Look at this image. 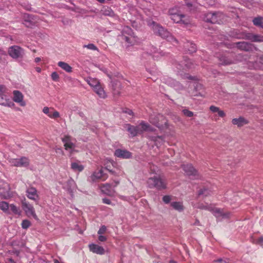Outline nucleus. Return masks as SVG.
Listing matches in <instances>:
<instances>
[{"label": "nucleus", "mask_w": 263, "mask_h": 263, "mask_svg": "<svg viewBox=\"0 0 263 263\" xmlns=\"http://www.w3.org/2000/svg\"><path fill=\"white\" fill-rule=\"evenodd\" d=\"M121 39L124 41L127 46L135 45L138 41V37L134 35L132 29L125 27L123 30Z\"/></svg>", "instance_id": "f03ea898"}, {"label": "nucleus", "mask_w": 263, "mask_h": 263, "mask_svg": "<svg viewBox=\"0 0 263 263\" xmlns=\"http://www.w3.org/2000/svg\"><path fill=\"white\" fill-rule=\"evenodd\" d=\"M149 121L159 128H162L166 126V120L161 114L151 115L149 118Z\"/></svg>", "instance_id": "6e6552de"}, {"label": "nucleus", "mask_w": 263, "mask_h": 263, "mask_svg": "<svg viewBox=\"0 0 263 263\" xmlns=\"http://www.w3.org/2000/svg\"><path fill=\"white\" fill-rule=\"evenodd\" d=\"M107 178V176L103 173L102 169L97 170L90 177V180L92 182H96L99 180H105Z\"/></svg>", "instance_id": "2eb2a0df"}, {"label": "nucleus", "mask_w": 263, "mask_h": 263, "mask_svg": "<svg viewBox=\"0 0 263 263\" xmlns=\"http://www.w3.org/2000/svg\"><path fill=\"white\" fill-rule=\"evenodd\" d=\"M61 152L62 154L63 153V151L62 150L61 148H57L56 149V152L58 153V152Z\"/></svg>", "instance_id": "0e129e2a"}, {"label": "nucleus", "mask_w": 263, "mask_h": 263, "mask_svg": "<svg viewBox=\"0 0 263 263\" xmlns=\"http://www.w3.org/2000/svg\"><path fill=\"white\" fill-rule=\"evenodd\" d=\"M97 1L101 3H103L105 1V0H97Z\"/></svg>", "instance_id": "338daca9"}, {"label": "nucleus", "mask_w": 263, "mask_h": 263, "mask_svg": "<svg viewBox=\"0 0 263 263\" xmlns=\"http://www.w3.org/2000/svg\"><path fill=\"white\" fill-rule=\"evenodd\" d=\"M186 5L187 7L190 9V10L191 11H196L198 9V5L196 4H191L190 3H186Z\"/></svg>", "instance_id": "58836bf2"}, {"label": "nucleus", "mask_w": 263, "mask_h": 263, "mask_svg": "<svg viewBox=\"0 0 263 263\" xmlns=\"http://www.w3.org/2000/svg\"><path fill=\"white\" fill-rule=\"evenodd\" d=\"M106 227L105 226H102L98 232L99 235H102L106 231Z\"/></svg>", "instance_id": "de8ad7c7"}, {"label": "nucleus", "mask_w": 263, "mask_h": 263, "mask_svg": "<svg viewBox=\"0 0 263 263\" xmlns=\"http://www.w3.org/2000/svg\"><path fill=\"white\" fill-rule=\"evenodd\" d=\"M9 209L14 214L20 215L21 214L20 209L13 204H10Z\"/></svg>", "instance_id": "f704fd0d"}, {"label": "nucleus", "mask_w": 263, "mask_h": 263, "mask_svg": "<svg viewBox=\"0 0 263 263\" xmlns=\"http://www.w3.org/2000/svg\"><path fill=\"white\" fill-rule=\"evenodd\" d=\"M253 22L254 25L263 28V22L262 18L261 17H257L253 20Z\"/></svg>", "instance_id": "72a5a7b5"}, {"label": "nucleus", "mask_w": 263, "mask_h": 263, "mask_svg": "<svg viewBox=\"0 0 263 263\" xmlns=\"http://www.w3.org/2000/svg\"><path fill=\"white\" fill-rule=\"evenodd\" d=\"M148 25L152 27L155 33L158 34L161 37L168 40L172 39L175 42H177V40L173 36H171L170 33L166 30L155 22H149Z\"/></svg>", "instance_id": "7ed1b4c3"}, {"label": "nucleus", "mask_w": 263, "mask_h": 263, "mask_svg": "<svg viewBox=\"0 0 263 263\" xmlns=\"http://www.w3.org/2000/svg\"><path fill=\"white\" fill-rule=\"evenodd\" d=\"M119 184V182L116 181L115 182L114 185L110 184H104L101 186V190L103 193L109 196H112L114 194V191L112 187H115Z\"/></svg>", "instance_id": "f3484780"}, {"label": "nucleus", "mask_w": 263, "mask_h": 263, "mask_svg": "<svg viewBox=\"0 0 263 263\" xmlns=\"http://www.w3.org/2000/svg\"><path fill=\"white\" fill-rule=\"evenodd\" d=\"M171 205L174 209L179 212L183 211L184 210V206L181 202H173L171 203Z\"/></svg>", "instance_id": "c756f323"}, {"label": "nucleus", "mask_w": 263, "mask_h": 263, "mask_svg": "<svg viewBox=\"0 0 263 263\" xmlns=\"http://www.w3.org/2000/svg\"><path fill=\"white\" fill-rule=\"evenodd\" d=\"M219 108L213 105L210 107V110L213 112H217L219 111Z\"/></svg>", "instance_id": "8fccbe9b"}, {"label": "nucleus", "mask_w": 263, "mask_h": 263, "mask_svg": "<svg viewBox=\"0 0 263 263\" xmlns=\"http://www.w3.org/2000/svg\"><path fill=\"white\" fill-rule=\"evenodd\" d=\"M206 4L209 6H213L215 4V0H205Z\"/></svg>", "instance_id": "864d4df0"}, {"label": "nucleus", "mask_w": 263, "mask_h": 263, "mask_svg": "<svg viewBox=\"0 0 263 263\" xmlns=\"http://www.w3.org/2000/svg\"><path fill=\"white\" fill-rule=\"evenodd\" d=\"M26 196L30 199L36 200L38 198L37 190L33 187L28 188L26 190Z\"/></svg>", "instance_id": "b1692460"}, {"label": "nucleus", "mask_w": 263, "mask_h": 263, "mask_svg": "<svg viewBox=\"0 0 263 263\" xmlns=\"http://www.w3.org/2000/svg\"><path fill=\"white\" fill-rule=\"evenodd\" d=\"M126 112L130 115H132L133 114V112L131 110H128Z\"/></svg>", "instance_id": "e2e57ef3"}, {"label": "nucleus", "mask_w": 263, "mask_h": 263, "mask_svg": "<svg viewBox=\"0 0 263 263\" xmlns=\"http://www.w3.org/2000/svg\"><path fill=\"white\" fill-rule=\"evenodd\" d=\"M223 14L220 12H209L204 15L203 20L208 23L221 24L223 22Z\"/></svg>", "instance_id": "39448f33"}, {"label": "nucleus", "mask_w": 263, "mask_h": 263, "mask_svg": "<svg viewBox=\"0 0 263 263\" xmlns=\"http://www.w3.org/2000/svg\"><path fill=\"white\" fill-rule=\"evenodd\" d=\"M87 83L93 88L95 92L101 98H105L106 94L102 88L100 82L95 78H88Z\"/></svg>", "instance_id": "20e7f679"}, {"label": "nucleus", "mask_w": 263, "mask_h": 263, "mask_svg": "<svg viewBox=\"0 0 263 263\" xmlns=\"http://www.w3.org/2000/svg\"><path fill=\"white\" fill-rule=\"evenodd\" d=\"M7 53L5 51H4L2 48H0V60H2L3 56H6Z\"/></svg>", "instance_id": "5fc2aeb1"}, {"label": "nucleus", "mask_w": 263, "mask_h": 263, "mask_svg": "<svg viewBox=\"0 0 263 263\" xmlns=\"http://www.w3.org/2000/svg\"><path fill=\"white\" fill-rule=\"evenodd\" d=\"M9 162L11 165L16 167H27L29 164L28 159L25 157L20 159H10Z\"/></svg>", "instance_id": "9b49d317"}, {"label": "nucleus", "mask_w": 263, "mask_h": 263, "mask_svg": "<svg viewBox=\"0 0 263 263\" xmlns=\"http://www.w3.org/2000/svg\"><path fill=\"white\" fill-rule=\"evenodd\" d=\"M233 124L237 125L238 127H241L247 124L248 121L242 117H239L238 118L233 119L232 120Z\"/></svg>", "instance_id": "393cba45"}, {"label": "nucleus", "mask_w": 263, "mask_h": 263, "mask_svg": "<svg viewBox=\"0 0 263 263\" xmlns=\"http://www.w3.org/2000/svg\"><path fill=\"white\" fill-rule=\"evenodd\" d=\"M220 64L224 65H229L232 63V61L225 57H222L220 59Z\"/></svg>", "instance_id": "4c0bfd02"}, {"label": "nucleus", "mask_w": 263, "mask_h": 263, "mask_svg": "<svg viewBox=\"0 0 263 263\" xmlns=\"http://www.w3.org/2000/svg\"><path fill=\"white\" fill-rule=\"evenodd\" d=\"M83 48H87V49L91 50L98 51V48L93 44H89L88 45H84L83 46Z\"/></svg>", "instance_id": "ea45409f"}, {"label": "nucleus", "mask_w": 263, "mask_h": 263, "mask_svg": "<svg viewBox=\"0 0 263 263\" xmlns=\"http://www.w3.org/2000/svg\"><path fill=\"white\" fill-rule=\"evenodd\" d=\"M37 23L34 16L25 13L23 15V24L27 27H32Z\"/></svg>", "instance_id": "ddd939ff"}, {"label": "nucleus", "mask_w": 263, "mask_h": 263, "mask_svg": "<svg viewBox=\"0 0 263 263\" xmlns=\"http://www.w3.org/2000/svg\"><path fill=\"white\" fill-rule=\"evenodd\" d=\"M60 117L59 112L53 109L52 110V113L49 115V117L51 118L55 119Z\"/></svg>", "instance_id": "37998d69"}, {"label": "nucleus", "mask_w": 263, "mask_h": 263, "mask_svg": "<svg viewBox=\"0 0 263 263\" xmlns=\"http://www.w3.org/2000/svg\"><path fill=\"white\" fill-rule=\"evenodd\" d=\"M182 112L183 113V114L186 116V117H191L193 116V112L191 111H190L187 109H183L182 110Z\"/></svg>", "instance_id": "a18cd8bd"}, {"label": "nucleus", "mask_w": 263, "mask_h": 263, "mask_svg": "<svg viewBox=\"0 0 263 263\" xmlns=\"http://www.w3.org/2000/svg\"><path fill=\"white\" fill-rule=\"evenodd\" d=\"M6 91V88L4 85H0V94L1 95H5V92Z\"/></svg>", "instance_id": "3c124183"}, {"label": "nucleus", "mask_w": 263, "mask_h": 263, "mask_svg": "<svg viewBox=\"0 0 263 263\" xmlns=\"http://www.w3.org/2000/svg\"><path fill=\"white\" fill-rule=\"evenodd\" d=\"M41 61V58H39V57L36 58L34 60V61L36 63H38V62H40Z\"/></svg>", "instance_id": "680f3d73"}, {"label": "nucleus", "mask_w": 263, "mask_h": 263, "mask_svg": "<svg viewBox=\"0 0 263 263\" xmlns=\"http://www.w3.org/2000/svg\"><path fill=\"white\" fill-rule=\"evenodd\" d=\"M89 248L91 252L99 255H103L105 253L104 249L97 245L91 243L89 245Z\"/></svg>", "instance_id": "4be33fe9"}, {"label": "nucleus", "mask_w": 263, "mask_h": 263, "mask_svg": "<svg viewBox=\"0 0 263 263\" xmlns=\"http://www.w3.org/2000/svg\"><path fill=\"white\" fill-rule=\"evenodd\" d=\"M103 13L105 15L110 16H114L115 15L114 11L109 8H104L103 10Z\"/></svg>", "instance_id": "e433bc0d"}, {"label": "nucleus", "mask_w": 263, "mask_h": 263, "mask_svg": "<svg viewBox=\"0 0 263 263\" xmlns=\"http://www.w3.org/2000/svg\"><path fill=\"white\" fill-rule=\"evenodd\" d=\"M98 239L99 240V241L103 242V241H105L106 240L107 238L104 236H103L102 235H99V236L98 237Z\"/></svg>", "instance_id": "6e6d98bb"}, {"label": "nucleus", "mask_w": 263, "mask_h": 263, "mask_svg": "<svg viewBox=\"0 0 263 263\" xmlns=\"http://www.w3.org/2000/svg\"><path fill=\"white\" fill-rule=\"evenodd\" d=\"M36 71L37 72H41V69L40 67H36Z\"/></svg>", "instance_id": "69168bd1"}, {"label": "nucleus", "mask_w": 263, "mask_h": 263, "mask_svg": "<svg viewBox=\"0 0 263 263\" xmlns=\"http://www.w3.org/2000/svg\"><path fill=\"white\" fill-rule=\"evenodd\" d=\"M256 243L257 244L260 245V246H263V236H261L260 237H259L257 239Z\"/></svg>", "instance_id": "4d7b16f0"}, {"label": "nucleus", "mask_w": 263, "mask_h": 263, "mask_svg": "<svg viewBox=\"0 0 263 263\" xmlns=\"http://www.w3.org/2000/svg\"><path fill=\"white\" fill-rule=\"evenodd\" d=\"M184 48L186 51L190 53H193L196 50V46L195 44L191 42H187L184 45Z\"/></svg>", "instance_id": "bb28decb"}, {"label": "nucleus", "mask_w": 263, "mask_h": 263, "mask_svg": "<svg viewBox=\"0 0 263 263\" xmlns=\"http://www.w3.org/2000/svg\"><path fill=\"white\" fill-rule=\"evenodd\" d=\"M147 183L149 188H156L159 190L166 188V183L160 177L154 176L149 178Z\"/></svg>", "instance_id": "423d86ee"}, {"label": "nucleus", "mask_w": 263, "mask_h": 263, "mask_svg": "<svg viewBox=\"0 0 263 263\" xmlns=\"http://www.w3.org/2000/svg\"><path fill=\"white\" fill-rule=\"evenodd\" d=\"M31 225V222L28 220H23L22 222V227L24 229H27Z\"/></svg>", "instance_id": "a19ab883"}, {"label": "nucleus", "mask_w": 263, "mask_h": 263, "mask_svg": "<svg viewBox=\"0 0 263 263\" xmlns=\"http://www.w3.org/2000/svg\"><path fill=\"white\" fill-rule=\"evenodd\" d=\"M71 168L75 172H82L84 167L80 162H72L71 164Z\"/></svg>", "instance_id": "7c9ffc66"}, {"label": "nucleus", "mask_w": 263, "mask_h": 263, "mask_svg": "<svg viewBox=\"0 0 263 263\" xmlns=\"http://www.w3.org/2000/svg\"><path fill=\"white\" fill-rule=\"evenodd\" d=\"M213 263H228L226 260L222 259H219L217 260H214Z\"/></svg>", "instance_id": "13d9d810"}, {"label": "nucleus", "mask_w": 263, "mask_h": 263, "mask_svg": "<svg viewBox=\"0 0 263 263\" xmlns=\"http://www.w3.org/2000/svg\"><path fill=\"white\" fill-rule=\"evenodd\" d=\"M8 54L14 60L22 59L24 55V50L20 46L13 45L8 49Z\"/></svg>", "instance_id": "0eeeda50"}, {"label": "nucleus", "mask_w": 263, "mask_h": 263, "mask_svg": "<svg viewBox=\"0 0 263 263\" xmlns=\"http://www.w3.org/2000/svg\"><path fill=\"white\" fill-rule=\"evenodd\" d=\"M51 77L52 79L54 81H58L59 80V76L57 72H53L51 74Z\"/></svg>", "instance_id": "49530a36"}, {"label": "nucleus", "mask_w": 263, "mask_h": 263, "mask_svg": "<svg viewBox=\"0 0 263 263\" xmlns=\"http://www.w3.org/2000/svg\"><path fill=\"white\" fill-rule=\"evenodd\" d=\"M13 101L20 104L21 106H25L26 102L24 101V96L19 90H14L13 91Z\"/></svg>", "instance_id": "dca6fc26"}, {"label": "nucleus", "mask_w": 263, "mask_h": 263, "mask_svg": "<svg viewBox=\"0 0 263 263\" xmlns=\"http://www.w3.org/2000/svg\"><path fill=\"white\" fill-rule=\"evenodd\" d=\"M245 39L251 40L252 42H263V36L258 34L248 33L243 37Z\"/></svg>", "instance_id": "5701e85b"}, {"label": "nucleus", "mask_w": 263, "mask_h": 263, "mask_svg": "<svg viewBox=\"0 0 263 263\" xmlns=\"http://www.w3.org/2000/svg\"><path fill=\"white\" fill-rule=\"evenodd\" d=\"M10 205L5 201L0 202V209L5 213L8 212Z\"/></svg>", "instance_id": "c9c22d12"}, {"label": "nucleus", "mask_w": 263, "mask_h": 263, "mask_svg": "<svg viewBox=\"0 0 263 263\" xmlns=\"http://www.w3.org/2000/svg\"><path fill=\"white\" fill-rule=\"evenodd\" d=\"M62 140L64 143L65 149L71 155L75 151L76 148L75 144L72 142L71 137L65 135L62 138Z\"/></svg>", "instance_id": "9d476101"}, {"label": "nucleus", "mask_w": 263, "mask_h": 263, "mask_svg": "<svg viewBox=\"0 0 263 263\" xmlns=\"http://www.w3.org/2000/svg\"><path fill=\"white\" fill-rule=\"evenodd\" d=\"M125 127L127 128V130L130 134L132 137L136 136L139 134L137 126H134L127 124L125 125Z\"/></svg>", "instance_id": "cd10ccee"}, {"label": "nucleus", "mask_w": 263, "mask_h": 263, "mask_svg": "<svg viewBox=\"0 0 263 263\" xmlns=\"http://www.w3.org/2000/svg\"><path fill=\"white\" fill-rule=\"evenodd\" d=\"M152 139L157 146H161L164 142V138L161 136L153 137Z\"/></svg>", "instance_id": "473e14b6"}, {"label": "nucleus", "mask_w": 263, "mask_h": 263, "mask_svg": "<svg viewBox=\"0 0 263 263\" xmlns=\"http://www.w3.org/2000/svg\"><path fill=\"white\" fill-rule=\"evenodd\" d=\"M139 134L143 133L144 132H153L154 128L150 126L148 123L142 121L137 125Z\"/></svg>", "instance_id": "6ab92c4d"}, {"label": "nucleus", "mask_w": 263, "mask_h": 263, "mask_svg": "<svg viewBox=\"0 0 263 263\" xmlns=\"http://www.w3.org/2000/svg\"><path fill=\"white\" fill-rule=\"evenodd\" d=\"M0 105L4 106L11 107L14 105V104L10 101L6 95L0 94Z\"/></svg>", "instance_id": "a878e982"}, {"label": "nucleus", "mask_w": 263, "mask_h": 263, "mask_svg": "<svg viewBox=\"0 0 263 263\" xmlns=\"http://www.w3.org/2000/svg\"><path fill=\"white\" fill-rule=\"evenodd\" d=\"M170 263H177V262L174 260H172V261H170Z\"/></svg>", "instance_id": "774afa93"}, {"label": "nucleus", "mask_w": 263, "mask_h": 263, "mask_svg": "<svg viewBox=\"0 0 263 263\" xmlns=\"http://www.w3.org/2000/svg\"><path fill=\"white\" fill-rule=\"evenodd\" d=\"M103 202L105 204H110L111 203L110 200L108 198L103 199Z\"/></svg>", "instance_id": "052dcab7"}, {"label": "nucleus", "mask_w": 263, "mask_h": 263, "mask_svg": "<svg viewBox=\"0 0 263 263\" xmlns=\"http://www.w3.org/2000/svg\"><path fill=\"white\" fill-rule=\"evenodd\" d=\"M210 194V191L205 188L200 190L199 191V195H203L204 196H208Z\"/></svg>", "instance_id": "c03bdc74"}, {"label": "nucleus", "mask_w": 263, "mask_h": 263, "mask_svg": "<svg viewBox=\"0 0 263 263\" xmlns=\"http://www.w3.org/2000/svg\"><path fill=\"white\" fill-rule=\"evenodd\" d=\"M58 65L67 72H72V67L67 63L64 62H59Z\"/></svg>", "instance_id": "c85d7f7f"}, {"label": "nucleus", "mask_w": 263, "mask_h": 263, "mask_svg": "<svg viewBox=\"0 0 263 263\" xmlns=\"http://www.w3.org/2000/svg\"><path fill=\"white\" fill-rule=\"evenodd\" d=\"M194 67V64L190 59L184 58L183 61L177 64V68L179 70L190 69Z\"/></svg>", "instance_id": "a211bd4d"}, {"label": "nucleus", "mask_w": 263, "mask_h": 263, "mask_svg": "<svg viewBox=\"0 0 263 263\" xmlns=\"http://www.w3.org/2000/svg\"><path fill=\"white\" fill-rule=\"evenodd\" d=\"M168 14L171 18L176 23H181L184 25H188L191 22L190 17L183 14L178 6L170 8L168 10Z\"/></svg>", "instance_id": "f257e3e1"}, {"label": "nucleus", "mask_w": 263, "mask_h": 263, "mask_svg": "<svg viewBox=\"0 0 263 263\" xmlns=\"http://www.w3.org/2000/svg\"><path fill=\"white\" fill-rule=\"evenodd\" d=\"M22 206L27 216H32L35 219L37 218L34 209L32 205L25 201H23L22 202Z\"/></svg>", "instance_id": "f8f14e48"}, {"label": "nucleus", "mask_w": 263, "mask_h": 263, "mask_svg": "<svg viewBox=\"0 0 263 263\" xmlns=\"http://www.w3.org/2000/svg\"><path fill=\"white\" fill-rule=\"evenodd\" d=\"M217 113L219 116L221 117H223L226 116V114L224 113V112L223 110H220V109H219V111H218Z\"/></svg>", "instance_id": "bf43d9fd"}, {"label": "nucleus", "mask_w": 263, "mask_h": 263, "mask_svg": "<svg viewBox=\"0 0 263 263\" xmlns=\"http://www.w3.org/2000/svg\"><path fill=\"white\" fill-rule=\"evenodd\" d=\"M10 186L7 183H5L0 186V196L3 199H7L11 197L10 192Z\"/></svg>", "instance_id": "4468645a"}, {"label": "nucleus", "mask_w": 263, "mask_h": 263, "mask_svg": "<svg viewBox=\"0 0 263 263\" xmlns=\"http://www.w3.org/2000/svg\"><path fill=\"white\" fill-rule=\"evenodd\" d=\"M52 110H53V108H50L48 107H44L43 109V112L49 117V115L52 113Z\"/></svg>", "instance_id": "79ce46f5"}, {"label": "nucleus", "mask_w": 263, "mask_h": 263, "mask_svg": "<svg viewBox=\"0 0 263 263\" xmlns=\"http://www.w3.org/2000/svg\"><path fill=\"white\" fill-rule=\"evenodd\" d=\"M237 46L240 49L245 51H249L251 48L250 44L245 42L237 43Z\"/></svg>", "instance_id": "2f4dec72"}, {"label": "nucleus", "mask_w": 263, "mask_h": 263, "mask_svg": "<svg viewBox=\"0 0 263 263\" xmlns=\"http://www.w3.org/2000/svg\"><path fill=\"white\" fill-rule=\"evenodd\" d=\"M114 154L116 157L123 159H128L132 157V153L125 149H117Z\"/></svg>", "instance_id": "412c9836"}, {"label": "nucleus", "mask_w": 263, "mask_h": 263, "mask_svg": "<svg viewBox=\"0 0 263 263\" xmlns=\"http://www.w3.org/2000/svg\"><path fill=\"white\" fill-rule=\"evenodd\" d=\"M163 56L164 55V53L162 52V51H160L158 53H155L153 55L154 58H156V59H158L160 56Z\"/></svg>", "instance_id": "603ef678"}, {"label": "nucleus", "mask_w": 263, "mask_h": 263, "mask_svg": "<svg viewBox=\"0 0 263 263\" xmlns=\"http://www.w3.org/2000/svg\"><path fill=\"white\" fill-rule=\"evenodd\" d=\"M162 200L165 203H168L171 200V198L168 195H165L163 197Z\"/></svg>", "instance_id": "09e8293b"}, {"label": "nucleus", "mask_w": 263, "mask_h": 263, "mask_svg": "<svg viewBox=\"0 0 263 263\" xmlns=\"http://www.w3.org/2000/svg\"><path fill=\"white\" fill-rule=\"evenodd\" d=\"M198 208L212 211L213 214L217 218H228L230 217V215L229 212H224L222 210L217 208H212L208 205H200Z\"/></svg>", "instance_id": "1a4fd4ad"}, {"label": "nucleus", "mask_w": 263, "mask_h": 263, "mask_svg": "<svg viewBox=\"0 0 263 263\" xmlns=\"http://www.w3.org/2000/svg\"><path fill=\"white\" fill-rule=\"evenodd\" d=\"M182 168L188 176H198L197 171L193 167L191 164H183Z\"/></svg>", "instance_id": "aec40b11"}]
</instances>
